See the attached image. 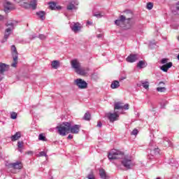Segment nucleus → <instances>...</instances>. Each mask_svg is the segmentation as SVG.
I'll return each mask as SVG.
<instances>
[{"label": "nucleus", "mask_w": 179, "mask_h": 179, "mask_svg": "<svg viewBox=\"0 0 179 179\" xmlns=\"http://www.w3.org/2000/svg\"><path fill=\"white\" fill-rule=\"evenodd\" d=\"M38 139L39 141H43V142H47V138H45V136L43 134H39Z\"/></svg>", "instance_id": "30"}, {"label": "nucleus", "mask_w": 179, "mask_h": 179, "mask_svg": "<svg viewBox=\"0 0 179 179\" xmlns=\"http://www.w3.org/2000/svg\"><path fill=\"white\" fill-rule=\"evenodd\" d=\"M49 8L52 10H55V9H61V6H57V3L55 2L49 3Z\"/></svg>", "instance_id": "21"}, {"label": "nucleus", "mask_w": 179, "mask_h": 179, "mask_svg": "<svg viewBox=\"0 0 179 179\" xmlns=\"http://www.w3.org/2000/svg\"><path fill=\"white\" fill-rule=\"evenodd\" d=\"M162 145H164L165 148H167L169 146H171V142L166 138L163 141Z\"/></svg>", "instance_id": "27"}, {"label": "nucleus", "mask_w": 179, "mask_h": 179, "mask_svg": "<svg viewBox=\"0 0 179 179\" xmlns=\"http://www.w3.org/2000/svg\"><path fill=\"white\" fill-rule=\"evenodd\" d=\"M117 168H119V169H120V166H118V165H117Z\"/></svg>", "instance_id": "59"}, {"label": "nucleus", "mask_w": 179, "mask_h": 179, "mask_svg": "<svg viewBox=\"0 0 179 179\" xmlns=\"http://www.w3.org/2000/svg\"><path fill=\"white\" fill-rule=\"evenodd\" d=\"M93 16H95V17L100 19V18L103 17V16H104V13L97 12V13H94Z\"/></svg>", "instance_id": "29"}, {"label": "nucleus", "mask_w": 179, "mask_h": 179, "mask_svg": "<svg viewBox=\"0 0 179 179\" xmlns=\"http://www.w3.org/2000/svg\"><path fill=\"white\" fill-rule=\"evenodd\" d=\"M11 52L13 58V62L11 64V66L13 68H16L17 65V59L19 58V54L17 53V50H16V46L13 45L11 46Z\"/></svg>", "instance_id": "8"}, {"label": "nucleus", "mask_w": 179, "mask_h": 179, "mask_svg": "<svg viewBox=\"0 0 179 179\" xmlns=\"http://www.w3.org/2000/svg\"><path fill=\"white\" fill-rule=\"evenodd\" d=\"M146 8L147 9H148V10H152V9H153V3H151V2L148 3Z\"/></svg>", "instance_id": "31"}, {"label": "nucleus", "mask_w": 179, "mask_h": 179, "mask_svg": "<svg viewBox=\"0 0 179 179\" xmlns=\"http://www.w3.org/2000/svg\"><path fill=\"white\" fill-rule=\"evenodd\" d=\"M98 38H101L103 37V34H100L97 35Z\"/></svg>", "instance_id": "49"}, {"label": "nucleus", "mask_w": 179, "mask_h": 179, "mask_svg": "<svg viewBox=\"0 0 179 179\" xmlns=\"http://www.w3.org/2000/svg\"><path fill=\"white\" fill-rule=\"evenodd\" d=\"M10 118L11 120H16V118H17V113L15 112H12L10 113Z\"/></svg>", "instance_id": "32"}, {"label": "nucleus", "mask_w": 179, "mask_h": 179, "mask_svg": "<svg viewBox=\"0 0 179 179\" xmlns=\"http://www.w3.org/2000/svg\"><path fill=\"white\" fill-rule=\"evenodd\" d=\"M170 164L173 167H177V162L174 161V159H173L172 161L170 162Z\"/></svg>", "instance_id": "36"}, {"label": "nucleus", "mask_w": 179, "mask_h": 179, "mask_svg": "<svg viewBox=\"0 0 179 179\" xmlns=\"http://www.w3.org/2000/svg\"><path fill=\"white\" fill-rule=\"evenodd\" d=\"M14 1L25 9L31 8L34 10L37 8V0H14Z\"/></svg>", "instance_id": "6"}, {"label": "nucleus", "mask_w": 179, "mask_h": 179, "mask_svg": "<svg viewBox=\"0 0 179 179\" xmlns=\"http://www.w3.org/2000/svg\"><path fill=\"white\" fill-rule=\"evenodd\" d=\"M73 136L72 134H69L67 137L68 139H73Z\"/></svg>", "instance_id": "46"}, {"label": "nucleus", "mask_w": 179, "mask_h": 179, "mask_svg": "<svg viewBox=\"0 0 179 179\" xmlns=\"http://www.w3.org/2000/svg\"><path fill=\"white\" fill-rule=\"evenodd\" d=\"M108 120H109L110 122H114V121H117L118 118L120 117V115L117 112L113 113H108L106 115Z\"/></svg>", "instance_id": "11"}, {"label": "nucleus", "mask_w": 179, "mask_h": 179, "mask_svg": "<svg viewBox=\"0 0 179 179\" xmlns=\"http://www.w3.org/2000/svg\"><path fill=\"white\" fill-rule=\"evenodd\" d=\"M18 150H19V152H20V153H22V148H18Z\"/></svg>", "instance_id": "51"}, {"label": "nucleus", "mask_w": 179, "mask_h": 179, "mask_svg": "<svg viewBox=\"0 0 179 179\" xmlns=\"http://www.w3.org/2000/svg\"><path fill=\"white\" fill-rule=\"evenodd\" d=\"M71 66L72 69H73L76 73H78V75H81L83 76L85 75H87V73L89 72V69H85L82 68V64L78 59H72L71 61Z\"/></svg>", "instance_id": "4"}, {"label": "nucleus", "mask_w": 179, "mask_h": 179, "mask_svg": "<svg viewBox=\"0 0 179 179\" xmlns=\"http://www.w3.org/2000/svg\"><path fill=\"white\" fill-rule=\"evenodd\" d=\"M17 148H18V149H22L23 148V141H18L17 142Z\"/></svg>", "instance_id": "35"}, {"label": "nucleus", "mask_w": 179, "mask_h": 179, "mask_svg": "<svg viewBox=\"0 0 179 179\" xmlns=\"http://www.w3.org/2000/svg\"><path fill=\"white\" fill-rule=\"evenodd\" d=\"M167 103H168L167 101H164L162 103H161V108H164V107H166Z\"/></svg>", "instance_id": "39"}, {"label": "nucleus", "mask_w": 179, "mask_h": 179, "mask_svg": "<svg viewBox=\"0 0 179 179\" xmlns=\"http://www.w3.org/2000/svg\"><path fill=\"white\" fill-rule=\"evenodd\" d=\"M0 80H2V78L1 77V76H0Z\"/></svg>", "instance_id": "55"}, {"label": "nucleus", "mask_w": 179, "mask_h": 179, "mask_svg": "<svg viewBox=\"0 0 179 179\" xmlns=\"http://www.w3.org/2000/svg\"><path fill=\"white\" fill-rule=\"evenodd\" d=\"M126 15H120L117 20L115 21V24L119 26V27H125V20H127V22L130 26L135 24V20L131 18L133 16L132 11L128 10L124 11Z\"/></svg>", "instance_id": "3"}, {"label": "nucleus", "mask_w": 179, "mask_h": 179, "mask_svg": "<svg viewBox=\"0 0 179 179\" xmlns=\"http://www.w3.org/2000/svg\"><path fill=\"white\" fill-rule=\"evenodd\" d=\"M124 110H129V105L128 103H126L124 106H123Z\"/></svg>", "instance_id": "41"}, {"label": "nucleus", "mask_w": 179, "mask_h": 179, "mask_svg": "<svg viewBox=\"0 0 179 179\" xmlns=\"http://www.w3.org/2000/svg\"><path fill=\"white\" fill-rule=\"evenodd\" d=\"M114 108L115 110H122L123 106L120 102H116L115 103Z\"/></svg>", "instance_id": "26"}, {"label": "nucleus", "mask_w": 179, "mask_h": 179, "mask_svg": "<svg viewBox=\"0 0 179 179\" xmlns=\"http://www.w3.org/2000/svg\"><path fill=\"white\" fill-rule=\"evenodd\" d=\"M36 16H38L41 20H45V12L38 11L36 13Z\"/></svg>", "instance_id": "22"}, {"label": "nucleus", "mask_w": 179, "mask_h": 179, "mask_svg": "<svg viewBox=\"0 0 179 179\" xmlns=\"http://www.w3.org/2000/svg\"><path fill=\"white\" fill-rule=\"evenodd\" d=\"M151 107H152V111H155V109L156 108V107H157V106L153 104V103H151Z\"/></svg>", "instance_id": "44"}, {"label": "nucleus", "mask_w": 179, "mask_h": 179, "mask_svg": "<svg viewBox=\"0 0 179 179\" xmlns=\"http://www.w3.org/2000/svg\"><path fill=\"white\" fill-rule=\"evenodd\" d=\"M17 24V21H8L6 24L7 29H6L4 32L3 38L1 40V43H6L8 41V38H9V36L12 34V31L15 30V26Z\"/></svg>", "instance_id": "5"}, {"label": "nucleus", "mask_w": 179, "mask_h": 179, "mask_svg": "<svg viewBox=\"0 0 179 179\" xmlns=\"http://www.w3.org/2000/svg\"><path fill=\"white\" fill-rule=\"evenodd\" d=\"M36 37H37V36H32V38H36Z\"/></svg>", "instance_id": "52"}, {"label": "nucleus", "mask_w": 179, "mask_h": 179, "mask_svg": "<svg viewBox=\"0 0 179 179\" xmlns=\"http://www.w3.org/2000/svg\"><path fill=\"white\" fill-rule=\"evenodd\" d=\"M138 59H139V55H134V54H131L126 59L127 62H131V63L135 62L136 61H138Z\"/></svg>", "instance_id": "13"}, {"label": "nucleus", "mask_w": 179, "mask_h": 179, "mask_svg": "<svg viewBox=\"0 0 179 179\" xmlns=\"http://www.w3.org/2000/svg\"><path fill=\"white\" fill-rule=\"evenodd\" d=\"M176 8L177 10H179V1L176 3Z\"/></svg>", "instance_id": "45"}, {"label": "nucleus", "mask_w": 179, "mask_h": 179, "mask_svg": "<svg viewBox=\"0 0 179 179\" xmlns=\"http://www.w3.org/2000/svg\"><path fill=\"white\" fill-rule=\"evenodd\" d=\"M51 66L53 69H58L59 68V61L54 60L51 63Z\"/></svg>", "instance_id": "23"}, {"label": "nucleus", "mask_w": 179, "mask_h": 179, "mask_svg": "<svg viewBox=\"0 0 179 179\" xmlns=\"http://www.w3.org/2000/svg\"><path fill=\"white\" fill-rule=\"evenodd\" d=\"M162 83H163V82H160V83H159V85H162Z\"/></svg>", "instance_id": "56"}, {"label": "nucleus", "mask_w": 179, "mask_h": 179, "mask_svg": "<svg viewBox=\"0 0 179 179\" xmlns=\"http://www.w3.org/2000/svg\"><path fill=\"white\" fill-rule=\"evenodd\" d=\"M43 156H45V157H47V153L45 151H42L39 152V157H41Z\"/></svg>", "instance_id": "37"}, {"label": "nucleus", "mask_w": 179, "mask_h": 179, "mask_svg": "<svg viewBox=\"0 0 179 179\" xmlns=\"http://www.w3.org/2000/svg\"><path fill=\"white\" fill-rule=\"evenodd\" d=\"M156 179H160V178H157Z\"/></svg>", "instance_id": "60"}, {"label": "nucleus", "mask_w": 179, "mask_h": 179, "mask_svg": "<svg viewBox=\"0 0 179 179\" xmlns=\"http://www.w3.org/2000/svg\"><path fill=\"white\" fill-rule=\"evenodd\" d=\"M173 29H177V27H173Z\"/></svg>", "instance_id": "58"}, {"label": "nucleus", "mask_w": 179, "mask_h": 179, "mask_svg": "<svg viewBox=\"0 0 179 179\" xmlns=\"http://www.w3.org/2000/svg\"><path fill=\"white\" fill-rule=\"evenodd\" d=\"M20 138H22V133L20 131H17L14 135L11 136L10 140L12 142H16V141H19Z\"/></svg>", "instance_id": "16"}, {"label": "nucleus", "mask_w": 179, "mask_h": 179, "mask_svg": "<svg viewBox=\"0 0 179 179\" xmlns=\"http://www.w3.org/2000/svg\"><path fill=\"white\" fill-rule=\"evenodd\" d=\"M161 62L162 64H167V59H162Z\"/></svg>", "instance_id": "43"}, {"label": "nucleus", "mask_w": 179, "mask_h": 179, "mask_svg": "<svg viewBox=\"0 0 179 179\" xmlns=\"http://www.w3.org/2000/svg\"><path fill=\"white\" fill-rule=\"evenodd\" d=\"M96 127H98V128H101V127H103L101 122H98Z\"/></svg>", "instance_id": "42"}, {"label": "nucleus", "mask_w": 179, "mask_h": 179, "mask_svg": "<svg viewBox=\"0 0 179 179\" xmlns=\"http://www.w3.org/2000/svg\"><path fill=\"white\" fill-rule=\"evenodd\" d=\"M13 9V7L12 6V3L10 2L7 1L6 4L4 5V11L6 13L9 12V10H12Z\"/></svg>", "instance_id": "19"}, {"label": "nucleus", "mask_w": 179, "mask_h": 179, "mask_svg": "<svg viewBox=\"0 0 179 179\" xmlns=\"http://www.w3.org/2000/svg\"><path fill=\"white\" fill-rule=\"evenodd\" d=\"M131 134H132V135H135V136L138 135V129H134L131 131Z\"/></svg>", "instance_id": "40"}, {"label": "nucleus", "mask_w": 179, "mask_h": 179, "mask_svg": "<svg viewBox=\"0 0 179 179\" xmlns=\"http://www.w3.org/2000/svg\"><path fill=\"white\" fill-rule=\"evenodd\" d=\"M87 179H96V176H94V174L91 172L90 174L87 175Z\"/></svg>", "instance_id": "33"}, {"label": "nucleus", "mask_w": 179, "mask_h": 179, "mask_svg": "<svg viewBox=\"0 0 179 179\" xmlns=\"http://www.w3.org/2000/svg\"><path fill=\"white\" fill-rule=\"evenodd\" d=\"M140 83L141 84V85L143 86V87L144 89H145L146 90H148L149 89V83L148 81H145V80H141L140 82Z\"/></svg>", "instance_id": "25"}, {"label": "nucleus", "mask_w": 179, "mask_h": 179, "mask_svg": "<svg viewBox=\"0 0 179 179\" xmlns=\"http://www.w3.org/2000/svg\"><path fill=\"white\" fill-rule=\"evenodd\" d=\"M111 89H118L120 87V82L118 80H113L110 85Z\"/></svg>", "instance_id": "24"}, {"label": "nucleus", "mask_w": 179, "mask_h": 179, "mask_svg": "<svg viewBox=\"0 0 179 179\" xmlns=\"http://www.w3.org/2000/svg\"><path fill=\"white\" fill-rule=\"evenodd\" d=\"M173 66L172 62H169L164 64V66H160V70L163 71V72H167L169 69Z\"/></svg>", "instance_id": "18"}, {"label": "nucleus", "mask_w": 179, "mask_h": 179, "mask_svg": "<svg viewBox=\"0 0 179 179\" xmlns=\"http://www.w3.org/2000/svg\"><path fill=\"white\" fill-rule=\"evenodd\" d=\"M147 152L148 153L149 159H153V157H155L156 155H159V152H160V150H159V148L156 146V143H155L153 140H151L149 143Z\"/></svg>", "instance_id": "7"}, {"label": "nucleus", "mask_w": 179, "mask_h": 179, "mask_svg": "<svg viewBox=\"0 0 179 179\" xmlns=\"http://www.w3.org/2000/svg\"><path fill=\"white\" fill-rule=\"evenodd\" d=\"M79 3H78V1H70L67 6H66V9L67 10H78V5Z\"/></svg>", "instance_id": "12"}, {"label": "nucleus", "mask_w": 179, "mask_h": 179, "mask_svg": "<svg viewBox=\"0 0 179 179\" xmlns=\"http://www.w3.org/2000/svg\"><path fill=\"white\" fill-rule=\"evenodd\" d=\"M72 31H74V33H78V31H80L81 27H80V24L78 22L74 23L73 24H71L70 26Z\"/></svg>", "instance_id": "15"}, {"label": "nucleus", "mask_w": 179, "mask_h": 179, "mask_svg": "<svg viewBox=\"0 0 179 179\" xmlns=\"http://www.w3.org/2000/svg\"><path fill=\"white\" fill-rule=\"evenodd\" d=\"M173 13H174V10H172Z\"/></svg>", "instance_id": "57"}, {"label": "nucleus", "mask_w": 179, "mask_h": 179, "mask_svg": "<svg viewBox=\"0 0 179 179\" xmlns=\"http://www.w3.org/2000/svg\"><path fill=\"white\" fill-rule=\"evenodd\" d=\"M7 71H9V65L0 62V73L3 74Z\"/></svg>", "instance_id": "14"}, {"label": "nucleus", "mask_w": 179, "mask_h": 179, "mask_svg": "<svg viewBox=\"0 0 179 179\" xmlns=\"http://www.w3.org/2000/svg\"><path fill=\"white\" fill-rule=\"evenodd\" d=\"M137 86H138V87H141V84H137Z\"/></svg>", "instance_id": "53"}, {"label": "nucleus", "mask_w": 179, "mask_h": 179, "mask_svg": "<svg viewBox=\"0 0 179 179\" xmlns=\"http://www.w3.org/2000/svg\"><path fill=\"white\" fill-rule=\"evenodd\" d=\"M148 66V63L143 60H141L137 63V68L139 69H142L143 68H146Z\"/></svg>", "instance_id": "20"}, {"label": "nucleus", "mask_w": 179, "mask_h": 179, "mask_svg": "<svg viewBox=\"0 0 179 179\" xmlns=\"http://www.w3.org/2000/svg\"><path fill=\"white\" fill-rule=\"evenodd\" d=\"M3 19H5V17H3V15H0V22L1 20H3Z\"/></svg>", "instance_id": "48"}, {"label": "nucleus", "mask_w": 179, "mask_h": 179, "mask_svg": "<svg viewBox=\"0 0 179 179\" xmlns=\"http://www.w3.org/2000/svg\"><path fill=\"white\" fill-rule=\"evenodd\" d=\"M75 85H77L78 89H87V83L81 78H77L74 80Z\"/></svg>", "instance_id": "10"}, {"label": "nucleus", "mask_w": 179, "mask_h": 179, "mask_svg": "<svg viewBox=\"0 0 179 179\" xmlns=\"http://www.w3.org/2000/svg\"><path fill=\"white\" fill-rule=\"evenodd\" d=\"M57 132L61 136H65L66 134H79L80 131V125L73 124L71 122H63L59 126L56 127Z\"/></svg>", "instance_id": "2"}, {"label": "nucleus", "mask_w": 179, "mask_h": 179, "mask_svg": "<svg viewBox=\"0 0 179 179\" xmlns=\"http://www.w3.org/2000/svg\"><path fill=\"white\" fill-rule=\"evenodd\" d=\"M8 169H13V170H22L23 169V164L20 161H17L13 163H10L6 165Z\"/></svg>", "instance_id": "9"}, {"label": "nucleus", "mask_w": 179, "mask_h": 179, "mask_svg": "<svg viewBox=\"0 0 179 179\" xmlns=\"http://www.w3.org/2000/svg\"><path fill=\"white\" fill-rule=\"evenodd\" d=\"M99 177L101 179L110 178V176H108V175H107V172H106V170H104L103 169H99Z\"/></svg>", "instance_id": "17"}, {"label": "nucleus", "mask_w": 179, "mask_h": 179, "mask_svg": "<svg viewBox=\"0 0 179 179\" xmlns=\"http://www.w3.org/2000/svg\"><path fill=\"white\" fill-rule=\"evenodd\" d=\"M157 92H166V87H157Z\"/></svg>", "instance_id": "34"}, {"label": "nucleus", "mask_w": 179, "mask_h": 179, "mask_svg": "<svg viewBox=\"0 0 179 179\" xmlns=\"http://www.w3.org/2000/svg\"><path fill=\"white\" fill-rule=\"evenodd\" d=\"M124 79H125V78H121V80H124Z\"/></svg>", "instance_id": "54"}, {"label": "nucleus", "mask_w": 179, "mask_h": 179, "mask_svg": "<svg viewBox=\"0 0 179 179\" xmlns=\"http://www.w3.org/2000/svg\"><path fill=\"white\" fill-rule=\"evenodd\" d=\"M27 155H33V152L29 151V152H27Z\"/></svg>", "instance_id": "50"}, {"label": "nucleus", "mask_w": 179, "mask_h": 179, "mask_svg": "<svg viewBox=\"0 0 179 179\" xmlns=\"http://www.w3.org/2000/svg\"><path fill=\"white\" fill-rule=\"evenodd\" d=\"M38 38H40V40H45V38H47V36L44 34H40L38 36Z\"/></svg>", "instance_id": "38"}, {"label": "nucleus", "mask_w": 179, "mask_h": 179, "mask_svg": "<svg viewBox=\"0 0 179 179\" xmlns=\"http://www.w3.org/2000/svg\"><path fill=\"white\" fill-rule=\"evenodd\" d=\"M108 157L109 160H116L117 159H122L121 163L122 166H124L125 169H127V170H131V169H132V167H134V166L135 165V164H134L131 158H124V152L120 150H111L110 152H108Z\"/></svg>", "instance_id": "1"}, {"label": "nucleus", "mask_w": 179, "mask_h": 179, "mask_svg": "<svg viewBox=\"0 0 179 179\" xmlns=\"http://www.w3.org/2000/svg\"><path fill=\"white\" fill-rule=\"evenodd\" d=\"M87 24L90 25V26H92L93 24V22H91V21H87Z\"/></svg>", "instance_id": "47"}, {"label": "nucleus", "mask_w": 179, "mask_h": 179, "mask_svg": "<svg viewBox=\"0 0 179 179\" xmlns=\"http://www.w3.org/2000/svg\"><path fill=\"white\" fill-rule=\"evenodd\" d=\"M90 118H92V115H90V113L89 112L85 113L83 119L85 121H90Z\"/></svg>", "instance_id": "28"}]
</instances>
